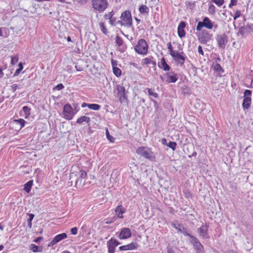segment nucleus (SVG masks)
I'll return each mask as SVG.
<instances>
[{"instance_id": "obj_49", "label": "nucleus", "mask_w": 253, "mask_h": 253, "mask_svg": "<svg viewBox=\"0 0 253 253\" xmlns=\"http://www.w3.org/2000/svg\"><path fill=\"white\" fill-rule=\"evenodd\" d=\"M116 18L113 16L109 20V23L112 26H115L116 25Z\"/></svg>"}, {"instance_id": "obj_34", "label": "nucleus", "mask_w": 253, "mask_h": 253, "mask_svg": "<svg viewBox=\"0 0 253 253\" xmlns=\"http://www.w3.org/2000/svg\"><path fill=\"white\" fill-rule=\"evenodd\" d=\"M100 105L97 104H89L88 108L93 110L97 111L100 109Z\"/></svg>"}, {"instance_id": "obj_24", "label": "nucleus", "mask_w": 253, "mask_h": 253, "mask_svg": "<svg viewBox=\"0 0 253 253\" xmlns=\"http://www.w3.org/2000/svg\"><path fill=\"white\" fill-rule=\"evenodd\" d=\"M252 103V99L251 97H245L242 103V107L244 110L249 109Z\"/></svg>"}, {"instance_id": "obj_6", "label": "nucleus", "mask_w": 253, "mask_h": 253, "mask_svg": "<svg viewBox=\"0 0 253 253\" xmlns=\"http://www.w3.org/2000/svg\"><path fill=\"white\" fill-rule=\"evenodd\" d=\"M215 40L218 48L224 50L228 41L227 35L225 33L217 34L215 37Z\"/></svg>"}, {"instance_id": "obj_14", "label": "nucleus", "mask_w": 253, "mask_h": 253, "mask_svg": "<svg viewBox=\"0 0 253 253\" xmlns=\"http://www.w3.org/2000/svg\"><path fill=\"white\" fill-rule=\"evenodd\" d=\"M209 225L207 224H203L200 227L198 228L197 232L200 236L204 239H209L210 236L208 233Z\"/></svg>"}, {"instance_id": "obj_62", "label": "nucleus", "mask_w": 253, "mask_h": 253, "mask_svg": "<svg viewBox=\"0 0 253 253\" xmlns=\"http://www.w3.org/2000/svg\"><path fill=\"white\" fill-rule=\"evenodd\" d=\"M21 71H22V70H21L20 69H18H18L16 70L15 72L14 73L13 76H14V77H15V76H17V75H18L20 73V72H21Z\"/></svg>"}, {"instance_id": "obj_58", "label": "nucleus", "mask_w": 253, "mask_h": 253, "mask_svg": "<svg viewBox=\"0 0 253 253\" xmlns=\"http://www.w3.org/2000/svg\"><path fill=\"white\" fill-rule=\"evenodd\" d=\"M167 249L168 253H175L174 250L170 247H168Z\"/></svg>"}, {"instance_id": "obj_2", "label": "nucleus", "mask_w": 253, "mask_h": 253, "mask_svg": "<svg viewBox=\"0 0 253 253\" xmlns=\"http://www.w3.org/2000/svg\"><path fill=\"white\" fill-rule=\"evenodd\" d=\"M148 46L143 39H140L137 44L134 47L135 51L139 54L146 55L148 52Z\"/></svg>"}, {"instance_id": "obj_7", "label": "nucleus", "mask_w": 253, "mask_h": 253, "mask_svg": "<svg viewBox=\"0 0 253 253\" xmlns=\"http://www.w3.org/2000/svg\"><path fill=\"white\" fill-rule=\"evenodd\" d=\"M171 56L180 66L184 65L185 59L187 58L185 54L183 51L180 52L177 50L174 53L171 54Z\"/></svg>"}, {"instance_id": "obj_20", "label": "nucleus", "mask_w": 253, "mask_h": 253, "mask_svg": "<svg viewBox=\"0 0 253 253\" xmlns=\"http://www.w3.org/2000/svg\"><path fill=\"white\" fill-rule=\"evenodd\" d=\"M115 212L118 218H123L124 217L123 214L126 212V210L122 205H120L117 207Z\"/></svg>"}, {"instance_id": "obj_42", "label": "nucleus", "mask_w": 253, "mask_h": 253, "mask_svg": "<svg viewBox=\"0 0 253 253\" xmlns=\"http://www.w3.org/2000/svg\"><path fill=\"white\" fill-rule=\"evenodd\" d=\"M252 91L249 89H246L244 92V98L245 97H251L252 95Z\"/></svg>"}, {"instance_id": "obj_5", "label": "nucleus", "mask_w": 253, "mask_h": 253, "mask_svg": "<svg viewBox=\"0 0 253 253\" xmlns=\"http://www.w3.org/2000/svg\"><path fill=\"white\" fill-rule=\"evenodd\" d=\"M189 238L190 243L192 244L196 253H204V247L199 240L193 235H191Z\"/></svg>"}, {"instance_id": "obj_47", "label": "nucleus", "mask_w": 253, "mask_h": 253, "mask_svg": "<svg viewBox=\"0 0 253 253\" xmlns=\"http://www.w3.org/2000/svg\"><path fill=\"white\" fill-rule=\"evenodd\" d=\"M241 12L240 10H237L235 11V13L234 15V17H233L234 20H236L238 18H239L241 16Z\"/></svg>"}, {"instance_id": "obj_29", "label": "nucleus", "mask_w": 253, "mask_h": 253, "mask_svg": "<svg viewBox=\"0 0 253 253\" xmlns=\"http://www.w3.org/2000/svg\"><path fill=\"white\" fill-rule=\"evenodd\" d=\"M139 11L141 14H148L149 9L146 5H141L139 8Z\"/></svg>"}, {"instance_id": "obj_55", "label": "nucleus", "mask_w": 253, "mask_h": 253, "mask_svg": "<svg viewBox=\"0 0 253 253\" xmlns=\"http://www.w3.org/2000/svg\"><path fill=\"white\" fill-rule=\"evenodd\" d=\"M186 5L190 7L191 9H192L195 6V3L193 2L188 1L186 2Z\"/></svg>"}, {"instance_id": "obj_26", "label": "nucleus", "mask_w": 253, "mask_h": 253, "mask_svg": "<svg viewBox=\"0 0 253 253\" xmlns=\"http://www.w3.org/2000/svg\"><path fill=\"white\" fill-rule=\"evenodd\" d=\"M90 121V119L89 117H87L85 116H83L79 118L76 122L78 124H81L83 122H86L88 125H89V122Z\"/></svg>"}, {"instance_id": "obj_35", "label": "nucleus", "mask_w": 253, "mask_h": 253, "mask_svg": "<svg viewBox=\"0 0 253 253\" xmlns=\"http://www.w3.org/2000/svg\"><path fill=\"white\" fill-rule=\"evenodd\" d=\"M27 215L29 216V218L27 219L28 227L29 228H31L32 225V221L35 215L33 213H27Z\"/></svg>"}, {"instance_id": "obj_38", "label": "nucleus", "mask_w": 253, "mask_h": 253, "mask_svg": "<svg viewBox=\"0 0 253 253\" xmlns=\"http://www.w3.org/2000/svg\"><path fill=\"white\" fill-rule=\"evenodd\" d=\"M113 71L114 74L117 76V77H120L122 74V71L120 69H119L118 67H115L113 68Z\"/></svg>"}, {"instance_id": "obj_22", "label": "nucleus", "mask_w": 253, "mask_h": 253, "mask_svg": "<svg viewBox=\"0 0 253 253\" xmlns=\"http://www.w3.org/2000/svg\"><path fill=\"white\" fill-rule=\"evenodd\" d=\"M153 59L154 57L152 56H149L148 57L142 59V64L144 65L151 64L153 65V67H155L156 65V63L155 61L153 60Z\"/></svg>"}, {"instance_id": "obj_57", "label": "nucleus", "mask_w": 253, "mask_h": 253, "mask_svg": "<svg viewBox=\"0 0 253 253\" xmlns=\"http://www.w3.org/2000/svg\"><path fill=\"white\" fill-rule=\"evenodd\" d=\"M111 64L113 67V68L116 67V66L117 65V61L114 59H112Z\"/></svg>"}, {"instance_id": "obj_8", "label": "nucleus", "mask_w": 253, "mask_h": 253, "mask_svg": "<svg viewBox=\"0 0 253 253\" xmlns=\"http://www.w3.org/2000/svg\"><path fill=\"white\" fill-rule=\"evenodd\" d=\"M120 18L124 22V26L127 27H130L132 26V17L131 13L129 11L126 10L123 12L121 14Z\"/></svg>"}, {"instance_id": "obj_60", "label": "nucleus", "mask_w": 253, "mask_h": 253, "mask_svg": "<svg viewBox=\"0 0 253 253\" xmlns=\"http://www.w3.org/2000/svg\"><path fill=\"white\" fill-rule=\"evenodd\" d=\"M161 143H162L163 145H166V146H167L168 143V142H167V139H166V138H162V140H161Z\"/></svg>"}, {"instance_id": "obj_16", "label": "nucleus", "mask_w": 253, "mask_h": 253, "mask_svg": "<svg viewBox=\"0 0 253 253\" xmlns=\"http://www.w3.org/2000/svg\"><path fill=\"white\" fill-rule=\"evenodd\" d=\"M172 226L179 232L182 233L185 236L190 237L191 235L187 232V229L185 228L182 224L178 223H172Z\"/></svg>"}, {"instance_id": "obj_40", "label": "nucleus", "mask_w": 253, "mask_h": 253, "mask_svg": "<svg viewBox=\"0 0 253 253\" xmlns=\"http://www.w3.org/2000/svg\"><path fill=\"white\" fill-rule=\"evenodd\" d=\"M177 144L175 142L169 141L167 145V146L171 148L172 150H175Z\"/></svg>"}, {"instance_id": "obj_44", "label": "nucleus", "mask_w": 253, "mask_h": 253, "mask_svg": "<svg viewBox=\"0 0 253 253\" xmlns=\"http://www.w3.org/2000/svg\"><path fill=\"white\" fill-rule=\"evenodd\" d=\"M213 2L216 4L218 6H221L224 2V0H211Z\"/></svg>"}, {"instance_id": "obj_36", "label": "nucleus", "mask_w": 253, "mask_h": 253, "mask_svg": "<svg viewBox=\"0 0 253 253\" xmlns=\"http://www.w3.org/2000/svg\"><path fill=\"white\" fill-rule=\"evenodd\" d=\"M147 89L148 90V93L149 95L152 96L156 98L158 97V96H159L158 94L156 92H154L152 88H147Z\"/></svg>"}, {"instance_id": "obj_9", "label": "nucleus", "mask_w": 253, "mask_h": 253, "mask_svg": "<svg viewBox=\"0 0 253 253\" xmlns=\"http://www.w3.org/2000/svg\"><path fill=\"white\" fill-rule=\"evenodd\" d=\"M212 21L208 17H204L202 21H199L196 27V30L200 31L203 27L211 30Z\"/></svg>"}, {"instance_id": "obj_56", "label": "nucleus", "mask_w": 253, "mask_h": 253, "mask_svg": "<svg viewBox=\"0 0 253 253\" xmlns=\"http://www.w3.org/2000/svg\"><path fill=\"white\" fill-rule=\"evenodd\" d=\"M198 51L199 54L204 55V51L202 49V47L201 45H199L198 47Z\"/></svg>"}, {"instance_id": "obj_30", "label": "nucleus", "mask_w": 253, "mask_h": 253, "mask_svg": "<svg viewBox=\"0 0 253 253\" xmlns=\"http://www.w3.org/2000/svg\"><path fill=\"white\" fill-rule=\"evenodd\" d=\"M22 110L24 112L25 118H27L30 115L31 109L27 106H24Z\"/></svg>"}, {"instance_id": "obj_28", "label": "nucleus", "mask_w": 253, "mask_h": 253, "mask_svg": "<svg viewBox=\"0 0 253 253\" xmlns=\"http://www.w3.org/2000/svg\"><path fill=\"white\" fill-rule=\"evenodd\" d=\"M14 123H15L17 125H19V129H21L22 128H23L26 123V121L23 119H19L18 120H14Z\"/></svg>"}, {"instance_id": "obj_11", "label": "nucleus", "mask_w": 253, "mask_h": 253, "mask_svg": "<svg viewBox=\"0 0 253 253\" xmlns=\"http://www.w3.org/2000/svg\"><path fill=\"white\" fill-rule=\"evenodd\" d=\"M117 90L118 91L117 96L119 98L121 103L125 102L127 100L126 95V90L124 86L118 84L117 85Z\"/></svg>"}, {"instance_id": "obj_37", "label": "nucleus", "mask_w": 253, "mask_h": 253, "mask_svg": "<svg viewBox=\"0 0 253 253\" xmlns=\"http://www.w3.org/2000/svg\"><path fill=\"white\" fill-rule=\"evenodd\" d=\"M30 248L33 252L35 253L41 251V250H39V247L34 244H31V245L30 246Z\"/></svg>"}, {"instance_id": "obj_18", "label": "nucleus", "mask_w": 253, "mask_h": 253, "mask_svg": "<svg viewBox=\"0 0 253 253\" xmlns=\"http://www.w3.org/2000/svg\"><path fill=\"white\" fill-rule=\"evenodd\" d=\"M67 238V234L63 233L56 235L50 243V245H54L61 240Z\"/></svg>"}, {"instance_id": "obj_25", "label": "nucleus", "mask_w": 253, "mask_h": 253, "mask_svg": "<svg viewBox=\"0 0 253 253\" xmlns=\"http://www.w3.org/2000/svg\"><path fill=\"white\" fill-rule=\"evenodd\" d=\"M212 67L213 70L216 72L220 76H221V74L224 72V70L221 67L220 65L217 62H213Z\"/></svg>"}, {"instance_id": "obj_64", "label": "nucleus", "mask_w": 253, "mask_h": 253, "mask_svg": "<svg viewBox=\"0 0 253 253\" xmlns=\"http://www.w3.org/2000/svg\"><path fill=\"white\" fill-rule=\"evenodd\" d=\"M18 69H20L21 70H22V69H23V63L22 62L19 63Z\"/></svg>"}, {"instance_id": "obj_61", "label": "nucleus", "mask_w": 253, "mask_h": 253, "mask_svg": "<svg viewBox=\"0 0 253 253\" xmlns=\"http://www.w3.org/2000/svg\"><path fill=\"white\" fill-rule=\"evenodd\" d=\"M42 237H37L35 239H34V242L36 243H39L41 240H42Z\"/></svg>"}, {"instance_id": "obj_4", "label": "nucleus", "mask_w": 253, "mask_h": 253, "mask_svg": "<svg viewBox=\"0 0 253 253\" xmlns=\"http://www.w3.org/2000/svg\"><path fill=\"white\" fill-rule=\"evenodd\" d=\"M107 0H92V7L99 12H103L107 7Z\"/></svg>"}, {"instance_id": "obj_31", "label": "nucleus", "mask_w": 253, "mask_h": 253, "mask_svg": "<svg viewBox=\"0 0 253 253\" xmlns=\"http://www.w3.org/2000/svg\"><path fill=\"white\" fill-rule=\"evenodd\" d=\"M247 32V28L245 26L239 27L237 35H241L242 37H244L245 34Z\"/></svg>"}, {"instance_id": "obj_33", "label": "nucleus", "mask_w": 253, "mask_h": 253, "mask_svg": "<svg viewBox=\"0 0 253 253\" xmlns=\"http://www.w3.org/2000/svg\"><path fill=\"white\" fill-rule=\"evenodd\" d=\"M100 28L102 33L105 35H107L108 32L107 29L106 28L104 23L100 22L99 23Z\"/></svg>"}, {"instance_id": "obj_12", "label": "nucleus", "mask_w": 253, "mask_h": 253, "mask_svg": "<svg viewBox=\"0 0 253 253\" xmlns=\"http://www.w3.org/2000/svg\"><path fill=\"white\" fill-rule=\"evenodd\" d=\"M115 42L118 46L117 50L119 51L121 53H124L126 50L127 46L121 37L119 36H116L115 38Z\"/></svg>"}, {"instance_id": "obj_51", "label": "nucleus", "mask_w": 253, "mask_h": 253, "mask_svg": "<svg viewBox=\"0 0 253 253\" xmlns=\"http://www.w3.org/2000/svg\"><path fill=\"white\" fill-rule=\"evenodd\" d=\"M71 234L74 235H76L78 233V228L75 227H73V228H71Z\"/></svg>"}, {"instance_id": "obj_52", "label": "nucleus", "mask_w": 253, "mask_h": 253, "mask_svg": "<svg viewBox=\"0 0 253 253\" xmlns=\"http://www.w3.org/2000/svg\"><path fill=\"white\" fill-rule=\"evenodd\" d=\"M218 25L215 22H213L212 24V26L211 27V30L213 29V31H215V30L218 28Z\"/></svg>"}, {"instance_id": "obj_50", "label": "nucleus", "mask_w": 253, "mask_h": 253, "mask_svg": "<svg viewBox=\"0 0 253 253\" xmlns=\"http://www.w3.org/2000/svg\"><path fill=\"white\" fill-rule=\"evenodd\" d=\"M64 87V86L62 84H57L55 87L54 89H56L57 90H60L62 89Z\"/></svg>"}, {"instance_id": "obj_39", "label": "nucleus", "mask_w": 253, "mask_h": 253, "mask_svg": "<svg viewBox=\"0 0 253 253\" xmlns=\"http://www.w3.org/2000/svg\"><path fill=\"white\" fill-rule=\"evenodd\" d=\"M215 7L214 5L213 4H211L209 7V8H208V12L212 14V15H213L215 14Z\"/></svg>"}, {"instance_id": "obj_21", "label": "nucleus", "mask_w": 253, "mask_h": 253, "mask_svg": "<svg viewBox=\"0 0 253 253\" xmlns=\"http://www.w3.org/2000/svg\"><path fill=\"white\" fill-rule=\"evenodd\" d=\"M158 66L165 71H169L170 68L169 66L167 63L164 57L161 59V61L158 63Z\"/></svg>"}, {"instance_id": "obj_53", "label": "nucleus", "mask_w": 253, "mask_h": 253, "mask_svg": "<svg viewBox=\"0 0 253 253\" xmlns=\"http://www.w3.org/2000/svg\"><path fill=\"white\" fill-rule=\"evenodd\" d=\"M237 0H231L229 4V7L231 8L233 6L237 4Z\"/></svg>"}, {"instance_id": "obj_23", "label": "nucleus", "mask_w": 253, "mask_h": 253, "mask_svg": "<svg viewBox=\"0 0 253 253\" xmlns=\"http://www.w3.org/2000/svg\"><path fill=\"white\" fill-rule=\"evenodd\" d=\"M79 178H77L76 180V186H77L78 184H81L82 183V179L85 178L87 176L86 172L84 170H80L79 172Z\"/></svg>"}, {"instance_id": "obj_15", "label": "nucleus", "mask_w": 253, "mask_h": 253, "mask_svg": "<svg viewBox=\"0 0 253 253\" xmlns=\"http://www.w3.org/2000/svg\"><path fill=\"white\" fill-rule=\"evenodd\" d=\"M131 231L130 229L128 228H124L121 230L118 238L120 240L126 239L131 237Z\"/></svg>"}, {"instance_id": "obj_27", "label": "nucleus", "mask_w": 253, "mask_h": 253, "mask_svg": "<svg viewBox=\"0 0 253 253\" xmlns=\"http://www.w3.org/2000/svg\"><path fill=\"white\" fill-rule=\"evenodd\" d=\"M33 184V181L32 180L28 181L27 183H26L24 186L23 190L27 193H29L31 189L32 186Z\"/></svg>"}, {"instance_id": "obj_10", "label": "nucleus", "mask_w": 253, "mask_h": 253, "mask_svg": "<svg viewBox=\"0 0 253 253\" xmlns=\"http://www.w3.org/2000/svg\"><path fill=\"white\" fill-rule=\"evenodd\" d=\"M63 115L65 119L71 120L72 119L75 113L73 111V108L71 104L67 103L64 106L63 108Z\"/></svg>"}, {"instance_id": "obj_48", "label": "nucleus", "mask_w": 253, "mask_h": 253, "mask_svg": "<svg viewBox=\"0 0 253 253\" xmlns=\"http://www.w3.org/2000/svg\"><path fill=\"white\" fill-rule=\"evenodd\" d=\"M113 15H114L113 11H111L110 12H109L107 14H106L104 15V17L106 19H108L110 20L112 18V17L113 16Z\"/></svg>"}, {"instance_id": "obj_1", "label": "nucleus", "mask_w": 253, "mask_h": 253, "mask_svg": "<svg viewBox=\"0 0 253 253\" xmlns=\"http://www.w3.org/2000/svg\"><path fill=\"white\" fill-rule=\"evenodd\" d=\"M199 32V33L196 34V35L198 41L201 43L204 44H207L212 39V34L208 30L201 29V30Z\"/></svg>"}, {"instance_id": "obj_54", "label": "nucleus", "mask_w": 253, "mask_h": 253, "mask_svg": "<svg viewBox=\"0 0 253 253\" xmlns=\"http://www.w3.org/2000/svg\"><path fill=\"white\" fill-rule=\"evenodd\" d=\"M11 87L12 88V91L13 92L15 91L17 89L21 88V87H19L16 84H13L11 85Z\"/></svg>"}, {"instance_id": "obj_43", "label": "nucleus", "mask_w": 253, "mask_h": 253, "mask_svg": "<svg viewBox=\"0 0 253 253\" xmlns=\"http://www.w3.org/2000/svg\"><path fill=\"white\" fill-rule=\"evenodd\" d=\"M18 61V57L17 55L11 57V63L14 65Z\"/></svg>"}, {"instance_id": "obj_59", "label": "nucleus", "mask_w": 253, "mask_h": 253, "mask_svg": "<svg viewBox=\"0 0 253 253\" xmlns=\"http://www.w3.org/2000/svg\"><path fill=\"white\" fill-rule=\"evenodd\" d=\"M119 250L120 251H126V250H128V248L127 247V245H126L122 246H120L119 247Z\"/></svg>"}, {"instance_id": "obj_3", "label": "nucleus", "mask_w": 253, "mask_h": 253, "mask_svg": "<svg viewBox=\"0 0 253 253\" xmlns=\"http://www.w3.org/2000/svg\"><path fill=\"white\" fill-rule=\"evenodd\" d=\"M137 153L139 155L151 161H153L155 159L153 153L148 147H140L137 150Z\"/></svg>"}, {"instance_id": "obj_32", "label": "nucleus", "mask_w": 253, "mask_h": 253, "mask_svg": "<svg viewBox=\"0 0 253 253\" xmlns=\"http://www.w3.org/2000/svg\"><path fill=\"white\" fill-rule=\"evenodd\" d=\"M138 245L137 242H131L129 244L127 245V247L128 248V250H132L134 249H136L138 248Z\"/></svg>"}, {"instance_id": "obj_13", "label": "nucleus", "mask_w": 253, "mask_h": 253, "mask_svg": "<svg viewBox=\"0 0 253 253\" xmlns=\"http://www.w3.org/2000/svg\"><path fill=\"white\" fill-rule=\"evenodd\" d=\"M108 253H115L116 247L120 244V243L116 239L112 238L107 242Z\"/></svg>"}, {"instance_id": "obj_63", "label": "nucleus", "mask_w": 253, "mask_h": 253, "mask_svg": "<svg viewBox=\"0 0 253 253\" xmlns=\"http://www.w3.org/2000/svg\"><path fill=\"white\" fill-rule=\"evenodd\" d=\"M116 23V25L120 24L121 26H124V22L122 20L117 21Z\"/></svg>"}, {"instance_id": "obj_17", "label": "nucleus", "mask_w": 253, "mask_h": 253, "mask_svg": "<svg viewBox=\"0 0 253 253\" xmlns=\"http://www.w3.org/2000/svg\"><path fill=\"white\" fill-rule=\"evenodd\" d=\"M185 27V22L184 21H180L177 28L178 35L180 38L185 36L186 32L184 30Z\"/></svg>"}, {"instance_id": "obj_45", "label": "nucleus", "mask_w": 253, "mask_h": 253, "mask_svg": "<svg viewBox=\"0 0 253 253\" xmlns=\"http://www.w3.org/2000/svg\"><path fill=\"white\" fill-rule=\"evenodd\" d=\"M72 108H73V111L75 114L79 111L80 107L77 103H73L72 104Z\"/></svg>"}, {"instance_id": "obj_19", "label": "nucleus", "mask_w": 253, "mask_h": 253, "mask_svg": "<svg viewBox=\"0 0 253 253\" xmlns=\"http://www.w3.org/2000/svg\"><path fill=\"white\" fill-rule=\"evenodd\" d=\"M166 75L168 77V80H167L168 83H175L177 81V76L173 72L167 73Z\"/></svg>"}, {"instance_id": "obj_41", "label": "nucleus", "mask_w": 253, "mask_h": 253, "mask_svg": "<svg viewBox=\"0 0 253 253\" xmlns=\"http://www.w3.org/2000/svg\"><path fill=\"white\" fill-rule=\"evenodd\" d=\"M167 46H168V49H169V54L170 55H171V54H172L174 53L177 51V50H173L170 42H169L168 43Z\"/></svg>"}, {"instance_id": "obj_46", "label": "nucleus", "mask_w": 253, "mask_h": 253, "mask_svg": "<svg viewBox=\"0 0 253 253\" xmlns=\"http://www.w3.org/2000/svg\"><path fill=\"white\" fill-rule=\"evenodd\" d=\"M106 134L107 139L110 142H114V141L115 140V138L113 136H112L110 135L109 132L107 129L106 130Z\"/></svg>"}]
</instances>
